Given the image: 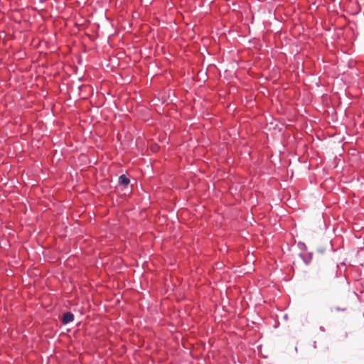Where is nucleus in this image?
I'll use <instances>...</instances> for the list:
<instances>
[{
    "instance_id": "f257e3e1",
    "label": "nucleus",
    "mask_w": 364,
    "mask_h": 364,
    "mask_svg": "<svg viewBox=\"0 0 364 364\" xmlns=\"http://www.w3.org/2000/svg\"><path fill=\"white\" fill-rule=\"evenodd\" d=\"M74 319V316L71 312H66L63 315V323L64 324L68 323L73 321Z\"/></svg>"
},
{
    "instance_id": "f03ea898",
    "label": "nucleus",
    "mask_w": 364,
    "mask_h": 364,
    "mask_svg": "<svg viewBox=\"0 0 364 364\" xmlns=\"http://www.w3.org/2000/svg\"><path fill=\"white\" fill-rule=\"evenodd\" d=\"M119 183L123 186H127L129 183V179L125 175H121L119 177Z\"/></svg>"
}]
</instances>
